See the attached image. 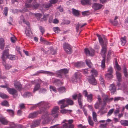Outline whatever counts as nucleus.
I'll return each instance as SVG.
<instances>
[{"label":"nucleus","mask_w":128,"mask_h":128,"mask_svg":"<svg viewBox=\"0 0 128 128\" xmlns=\"http://www.w3.org/2000/svg\"><path fill=\"white\" fill-rule=\"evenodd\" d=\"M59 108L57 106L54 108L51 111V114L46 111L45 114L42 116V123L45 124L49 122L52 119V116L54 118L58 117L59 115Z\"/></svg>","instance_id":"f257e3e1"},{"label":"nucleus","mask_w":128,"mask_h":128,"mask_svg":"<svg viewBox=\"0 0 128 128\" xmlns=\"http://www.w3.org/2000/svg\"><path fill=\"white\" fill-rule=\"evenodd\" d=\"M102 97L103 100L101 99L99 95L98 96V102L100 104H106V103H108L113 100V98H109L107 95H104L102 96Z\"/></svg>","instance_id":"f03ea898"},{"label":"nucleus","mask_w":128,"mask_h":128,"mask_svg":"<svg viewBox=\"0 0 128 128\" xmlns=\"http://www.w3.org/2000/svg\"><path fill=\"white\" fill-rule=\"evenodd\" d=\"M44 107L42 108H40V112H34L30 114L28 118H33L36 117L38 113L41 114L42 112H44V110L49 108L50 106L48 104H44Z\"/></svg>","instance_id":"7ed1b4c3"},{"label":"nucleus","mask_w":128,"mask_h":128,"mask_svg":"<svg viewBox=\"0 0 128 128\" xmlns=\"http://www.w3.org/2000/svg\"><path fill=\"white\" fill-rule=\"evenodd\" d=\"M63 47L65 52L68 54H70L72 52L71 46L66 43H64L63 44Z\"/></svg>","instance_id":"20e7f679"},{"label":"nucleus","mask_w":128,"mask_h":128,"mask_svg":"<svg viewBox=\"0 0 128 128\" xmlns=\"http://www.w3.org/2000/svg\"><path fill=\"white\" fill-rule=\"evenodd\" d=\"M68 70L67 69L64 68L56 71V73L58 75V76L60 77V78H62V75L63 74H66L68 73Z\"/></svg>","instance_id":"39448f33"},{"label":"nucleus","mask_w":128,"mask_h":128,"mask_svg":"<svg viewBox=\"0 0 128 128\" xmlns=\"http://www.w3.org/2000/svg\"><path fill=\"white\" fill-rule=\"evenodd\" d=\"M9 50L7 49L5 50L3 52L2 56V59L3 60V64H4V62H5V61L6 58H7L9 54L8 52Z\"/></svg>","instance_id":"423d86ee"},{"label":"nucleus","mask_w":128,"mask_h":128,"mask_svg":"<svg viewBox=\"0 0 128 128\" xmlns=\"http://www.w3.org/2000/svg\"><path fill=\"white\" fill-rule=\"evenodd\" d=\"M103 6V5L97 3L94 4L92 7L94 10H96L100 9Z\"/></svg>","instance_id":"0eeeda50"},{"label":"nucleus","mask_w":128,"mask_h":128,"mask_svg":"<svg viewBox=\"0 0 128 128\" xmlns=\"http://www.w3.org/2000/svg\"><path fill=\"white\" fill-rule=\"evenodd\" d=\"M90 78L88 79L89 82L91 84L93 85H96L97 84V82L94 77L90 76Z\"/></svg>","instance_id":"6e6552de"},{"label":"nucleus","mask_w":128,"mask_h":128,"mask_svg":"<svg viewBox=\"0 0 128 128\" xmlns=\"http://www.w3.org/2000/svg\"><path fill=\"white\" fill-rule=\"evenodd\" d=\"M94 51L92 49H90L89 50L88 48H86L84 49V52L87 56H93L94 54Z\"/></svg>","instance_id":"1a4fd4ad"},{"label":"nucleus","mask_w":128,"mask_h":128,"mask_svg":"<svg viewBox=\"0 0 128 128\" xmlns=\"http://www.w3.org/2000/svg\"><path fill=\"white\" fill-rule=\"evenodd\" d=\"M14 85L15 88L19 90H20L22 88V86L20 83L17 81H15L14 82Z\"/></svg>","instance_id":"9d476101"},{"label":"nucleus","mask_w":128,"mask_h":128,"mask_svg":"<svg viewBox=\"0 0 128 128\" xmlns=\"http://www.w3.org/2000/svg\"><path fill=\"white\" fill-rule=\"evenodd\" d=\"M0 122L2 124L4 125H7L9 122L6 118L2 116L0 117Z\"/></svg>","instance_id":"9b49d317"},{"label":"nucleus","mask_w":128,"mask_h":128,"mask_svg":"<svg viewBox=\"0 0 128 128\" xmlns=\"http://www.w3.org/2000/svg\"><path fill=\"white\" fill-rule=\"evenodd\" d=\"M25 33L28 37H30L32 35V33L30 28H26L25 30Z\"/></svg>","instance_id":"f8f14e48"},{"label":"nucleus","mask_w":128,"mask_h":128,"mask_svg":"<svg viewBox=\"0 0 128 128\" xmlns=\"http://www.w3.org/2000/svg\"><path fill=\"white\" fill-rule=\"evenodd\" d=\"M109 90L112 93L114 94L116 91V88L114 83L110 85L109 87Z\"/></svg>","instance_id":"ddd939ff"},{"label":"nucleus","mask_w":128,"mask_h":128,"mask_svg":"<svg viewBox=\"0 0 128 128\" xmlns=\"http://www.w3.org/2000/svg\"><path fill=\"white\" fill-rule=\"evenodd\" d=\"M40 120H36L34 121L33 122L32 124L30 125L31 128H34L36 126H38L40 123Z\"/></svg>","instance_id":"4468645a"},{"label":"nucleus","mask_w":128,"mask_h":128,"mask_svg":"<svg viewBox=\"0 0 128 128\" xmlns=\"http://www.w3.org/2000/svg\"><path fill=\"white\" fill-rule=\"evenodd\" d=\"M7 90L10 94L13 95L15 94L17 92L16 90L14 88H8Z\"/></svg>","instance_id":"2eb2a0df"},{"label":"nucleus","mask_w":128,"mask_h":128,"mask_svg":"<svg viewBox=\"0 0 128 128\" xmlns=\"http://www.w3.org/2000/svg\"><path fill=\"white\" fill-rule=\"evenodd\" d=\"M90 74L91 76H90L91 77H95L98 75V72L96 70L92 69L90 70Z\"/></svg>","instance_id":"dca6fc26"},{"label":"nucleus","mask_w":128,"mask_h":128,"mask_svg":"<svg viewBox=\"0 0 128 128\" xmlns=\"http://www.w3.org/2000/svg\"><path fill=\"white\" fill-rule=\"evenodd\" d=\"M81 3L83 5H91L92 4L91 0H81Z\"/></svg>","instance_id":"f3484780"},{"label":"nucleus","mask_w":128,"mask_h":128,"mask_svg":"<svg viewBox=\"0 0 128 128\" xmlns=\"http://www.w3.org/2000/svg\"><path fill=\"white\" fill-rule=\"evenodd\" d=\"M101 46H102V49L101 54L103 55L106 53V44H105Z\"/></svg>","instance_id":"a211bd4d"},{"label":"nucleus","mask_w":128,"mask_h":128,"mask_svg":"<svg viewBox=\"0 0 128 128\" xmlns=\"http://www.w3.org/2000/svg\"><path fill=\"white\" fill-rule=\"evenodd\" d=\"M82 96L80 93L78 94V101L79 104H82L83 100L82 99Z\"/></svg>","instance_id":"6ab92c4d"},{"label":"nucleus","mask_w":128,"mask_h":128,"mask_svg":"<svg viewBox=\"0 0 128 128\" xmlns=\"http://www.w3.org/2000/svg\"><path fill=\"white\" fill-rule=\"evenodd\" d=\"M4 46V40L3 38L0 39V48L3 50Z\"/></svg>","instance_id":"aec40b11"},{"label":"nucleus","mask_w":128,"mask_h":128,"mask_svg":"<svg viewBox=\"0 0 128 128\" xmlns=\"http://www.w3.org/2000/svg\"><path fill=\"white\" fill-rule=\"evenodd\" d=\"M121 124L124 126H128V120H121L120 122Z\"/></svg>","instance_id":"412c9836"},{"label":"nucleus","mask_w":128,"mask_h":128,"mask_svg":"<svg viewBox=\"0 0 128 128\" xmlns=\"http://www.w3.org/2000/svg\"><path fill=\"white\" fill-rule=\"evenodd\" d=\"M9 126L6 127L5 128H16V125L13 122H9L8 124Z\"/></svg>","instance_id":"4be33fe9"},{"label":"nucleus","mask_w":128,"mask_h":128,"mask_svg":"<svg viewBox=\"0 0 128 128\" xmlns=\"http://www.w3.org/2000/svg\"><path fill=\"white\" fill-rule=\"evenodd\" d=\"M54 82L57 85H60L63 84V82L57 79H56L54 80Z\"/></svg>","instance_id":"5701e85b"},{"label":"nucleus","mask_w":128,"mask_h":128,"mask_svg":"<svg viewBox=\"0 0 128 128\" xmlns=\"http://www.w3.org/2000/svg\"><path fill=\"white\" fill-rule=\"evenodd\" d=\"M72 13L74 15L77 16L80 14L79 11L74 8L72 9Z\"/></svg>","instance_id":"b1692460"},{"label":"nucleus","mask_w":128,"mask_h":128,"mask_svg":"<svg viewBox=\"0 0 128 128\" xmlns=\"http://www.w3.org/2000/svg\"><path fill=\"white\" fill-rule=\"evenodd\" d=\"M96 36L98 38L99 42L101 45H102L105 44H104V42L102 38L100 35L98 34H97Z\"/></svg>","instance_id":"393cba45"},{"label":"nucleus","mask_w":128,"mask_h":128,"mask_svg":"<svg viewBox=\"0 0 128 128\" xmlns=\"http://www.w3.org/2000/svg\"><path fill=\"white\" fill-rule=\"evenodd\" d=\"M105 56L103 57V59L102 61L101 66L102 68L104 69L105 68Z\"/></svg>","instance_id":"a878e982"},{"label":"nucleus","mask_w":128,"mask_h":128,"mask_svg":"<svg viewBox=\"0 0 128 128\" xmlns=\"http://www.w3.org/2000/svg\"><path fill=\"white\" fill-rule=\"evenodd\" d=\"M59 92L62 93L66 92V88L62 86L58 88L57 89Z\"/></svg>","instance_id":"bb28decb"},{"label":"nucleus","mask_w":128,"mask_h":128,"mask_svg":"<svg viewBox=\"0 0 128 128\" xmlns=\"http://www.w3.org/2000/svg\"><path fill=\"white\" fill-rule=\"evenodd\" d=\"M34 14L38 20H40L42 16V15L41 14L38 13Z\"/></svg>","instance_id":"cd10ccee"},{"label":"nucleus","mask_w":128,"mask_h":128,"mask_svg":"<svg viewBox=\"0 0 128 128\" xmlns=\"http://www.w3.org/2000/svg\"><path fill=\"white\" fill-rule=\"evenodd\" d=\"M88 122L90 126H93L94 125V123L93 121L92 120V117L91 116H88Z\"/></svg>","instance_id":"c85d7f7f"},{"label":"nucleus","mask_w":128,"mask_h":128,"mask_svg":"<svg viewBox=\"0 0 128 128\" xmlns=\"http://www.w3.org/2000/svg\"><path fill=\"white\" fill-rule=\"evenodd\" d=\"M48 14L44 15L42 18H41L40 20V22H43V21H46L47 20L48 18Z\"/></svg>","instance_id":"c756f323"},{"label":"nucleus","mask_w":128,"mask_h":128,"mask_svg":"<svg viewBox=\"0 0 128 128\" xmlns=\"http://www.w3.org/2000/svg\"><path fill=\"white\" fill-rule=\"evenodd\" d=\"M32 0H26V3L25 5L26 7L27 8H30L32 6V5L30 4H28L27 3H30L32 2Z\"/></svg>","instance_id":"7c9ffc66"},{"label":"nucleus","mask_w":128,"mask_h":128,"mask_svg":"<svg viewBox=\"0 0 128 128\" xmlns=\"http://www.w3.org/2000/svg\"><path fill=\"white\" fill-rule=\"evenodd\" d=\"M116 76L118 81L120 82L121 80V74L118 72H116Z\"/></svg>","instance_id":"2f4dec72"},{"label":"nucleus","mask_w":128,"mask_h":128,"mask_svg":"<svg viewBox=\"0 0 128 128\" xmlns=\"http://www.w3.org/2000/svg\"><path fill=\"white\" fill-rule=\"evenodd\" d=\"M92 94H90L88 95L86 97H87V99L88 102H91L92 100Z\"/></svg>","instance_id":"473e14b6"},{"label":"nucleus","mask_w":128,"mask_h":128,"mask_svg":"<svg viewBox=\"0 0 128 128\" xmlns=\"http://www.w3.org/2000/svg\"><path fill=\"white\" fill-rule=\"evenodd\" d=\"M126 36H124V37H122L121 38L122 44L123 46H124L126 42Z\"/></svg>","instance_id":"72a5a7b5"},{"label":"nucleus","mask_w":128,"mask_h":128,"mask_svg":"<svg viewBox=\"0 0 128 128\" xmlns=\"http://www.w3.org/2000/svg\"><path fill=\"white\" fill-rule=\"evenodd\" d=\"M83 64L84 63L83 62H79L75 64L74 66L77 67H80L83 66Z\"/></svg>","instance_id":"f704fd0d"},{"label":"nucleus","mask_w":128,"mask_h":128,"mask_svg":"<svg viewBox=\"0 0 128 128\" xmlns=\"http://www.w3.org/2000/svg\"><path fill=\"white\" fill-rule=\"evenodd\" d=\"M40 87V84H36L34 87L33 90L34 92H35L36 91L38 90L39 89Z\"/></svg>","instance_id":"c9c22d12"},{"label":"nucleus","mask_w":128,"mask_h":128,"mask_svg":"<svg viewBox=\"0 0 128 128\" xmlns=\"http://www.w3.org/2000/svg\"><path fill=\"white\" fill-rule=\"evenodd\" d=\"M72 112V110H68L65 109H62L60 111V112L63 114H64L67 113H70Z\"/></svg>","instance_id":"e433bc0d"},{"label":"nucleus","mask_w":128,"mask_h":128,"mask_svg":"<svg viewBox=\"0 0 128 128\" xmlns=\"http://www.w3.org/2000/svg\"><path fill=\"white\" fill-rule=\"evenodd\" d=\"M102 104H95V107L96 109H99L100 110H102L104 109V106H105V104H104V106H102V107L101 108L102 106H100Z\"/></svg>","instance_id":"4c0bfd02"},{"label":"nucleus","mask_w":128,"mask_h":128,"mask_svg":"<svg viewBox=\"0 0 128 128\" xmlns=\"http://www.w3.org/2000/svg\"><path fill=\"white\" fill-rule=\"evenodd\" d=\"M97 115L96 113L95 112H93L92 118L94 120L95 122H97Z\"/></svg>","instance_id":"58836bf2"},{"label":"nucleus","mask_w":128,"mask_h":128,"mask_svg":"<svg viewBox=\"0 0 128 128\" xmlns=\"http://www.w3.org/2000/svg\"><path fill=\"white\" fill-rule=\"evenodd\" d=\"M66 103L68 104H73V101L70 98H66Z\"/></svg>","instance_id":"ea45409f"},{"label":"nucleus","mask_w":128,"mask_h":128,"mask_svg":"<svg viewBox=\"0 0 128 128\" xmlns=\"http://www.w3.org/2000/svg\"><path fill=\"white\" fill-rule=\"evenodd\" d=\"M50 90L51 92L53 91L56 93L57 92L56 88L54 86H50Z\"/></svg>","instance_id":"a19ab883"},{"label":"nucleus","mask_w":128,"mask_h":128,"mask_svg":"<svg viewBox=\"0 0 128 128\" xmlns=\"http://www.w3.org/2000/svg\"><path fill=\"white\" fill-rule=\"evenodd\" d=\"M74 77L72 79V80L73 82H76L77 81V80L79 78V77L78 76V74L75 73L74 74Z\"/></svg>","instance_id":"79ce46f5"},{"label":"nucleus","mask_w":128,"mask_h":128,"mask_svg":"<svg viewBox=\"0 0 128 128\" xmlns=\"http://www.w3.org/2000/svg\"><path fill=\"white\" fill-rule=\"evenodd\" d=\"M86 62L87 65L89 67H91L92 65V63L90 61L88 60H86Z\"/></svg>","instance_id":"37998d69"},{"label":"nucleus","mask_w":128,"mask_h":128,"mask_svg":"<svg viewBox=\"0 0 128 128\" xmlns=\"http://www.w3.org/2000/svg\"><path fill=\"white\" fill-rule=\"evenodd\" d=\"M53 29L54 31L56 33L59 32L60 31V28L58 27H54V28Z\"/></svg>","instance_id":"c03bdc74"},{"label":"nucleus","mask_w":128,"mask_h":128,"mask_svg":"<svg viewBox=\"0 0 128 128\" xmlns=\"http://www.w3.org/2000/svg\"><path fill=\"white\" fill-rule=\"evenodd\" d=\"M7 111L8 112L11 116H13L14 114V112L13 110L10 109H8L7 110Z\"/></svg>","instance_id":"a18cd8bd"},{"label":"nucleus","mask_w":128,"mask_h":128,"mask_svg":"<svg viewBox=\"0 0 128 128\" xmlns=\"http://www.w3.org/2000/svg\"><path fill=\"white\" fill-rule=\"evenodd\" d=\"M39 28L41 32L42 35H43L45 32V30L44 28L41 26H39Z\"/></svg>","instance_id":"49530a36"},{"label":"nucleus","mask_w":128,"mask_h":128,"mask_svg":"<svg viewBox=\"0 0 128 128\" xmlns=\"http://www.w3.org/2000/svg\"><path fill=\"white\" fill-rule=\"evenodd\" d=\"M8 8L7 7L5 8L4 11V13L6 16L8 15Z\"/></svg>","instance_id":"de8ad7c7"},{"label":"nucleus","mask_w":128,"mask_h":128,"mask_svg":"<svg viewBox=\"0 0 128 128\" xmlns=\"http://www.w3.org/2000/svg\"><path fill=\"white\" fill-rule=\"evenodd\" d=\"M105 76L110 78H113L112 74L107 73L105 75Z\"/></svg>","instance_id":"09e8293b"},{"label":"nucleus","mask_w":128,"mask_h":128,"mask_svg":"<svg viewBox=\"0 0 128 128\" xmlns=\"http://www.w3.org/2000/svg\"><path fill=\"white\" fill-rule=\"evenodd\" d=\"M115 64L116 66V68L118 70H120L121 69V68L120 66L118 64L117 62V60H116L115 61Z\"/></svg>","instance_id":"8fccbe9b"},{"label":"nucleus","mask_w":128,"mask_h":128,"mask_svg":"<svg viewBox=\"0 0 128 128\" xmlns=\"http://www.w3.org/2000/svg\"><path fill=\"white\" fill-rule=\"evenodd\" d=\"M124 72L125 76L127 77L128 75V74L127 72L126 68L125 66H124Z\"/></svg>","instance_id":"3c124183"},{"label":"nucleus","mask_w":128,"mask_h":128,"mask_svg":"<svg viewBox=\"0 0 128 128\" xmlns=\"http://www.w3.org/2000/svg\"><path fill=\"white\" fill-rule=\"evenodd\" d=\"M65 102H66V99L65 98L60 100L58 102V104H64Z\"/></svg>","instance_id":"603ef678"},{"label":"nucleus","mask_w":128,"mask_h":128,"mask_svg":"<svg viewBox=\"0 0 128 128\" xmlns=\"http://www.w3.org/2000/svg\"><path fill=\"white\" fill-rule=\"evenodd\" d=\"M50 50L51 51V53L52 54L54 55L56 54V51L54 50L52 48H50Z\"/></svg>","instance_id":"864d4df0"},{"label":"nucleus","mask_w":128,"mask_h":128,"mask_svg":"<svg viewBox=\"0 0 128 128\" xmlns=\"http://www.w3.org/2000/svg\"><path fill=\"white\" fill-rule=\"evenodd\" d=\"M112 68L111 67H110L108 68V73L112 74Z\"/></svg>","instance_id":"5fc2aeb1"},{"label":"nucleus","mask_w":128,"mask_h":128,"mask_svg":"<svg viewBox=\"0 0 128 128\" xmlns=\"http://www.w3.org/2000/svg\"><path fill=\"white\" fill-rule=\"evenodd\" d=\"M0 96L2 98H8V96L6 95L2 94H0Z\"/></svg>","instance_id":"6e6d98bb"},{"label":"nucleus","mask_w":128,"mask_h":128,"mask_svg":"<svg viewBox=\"0 0 128 128\" xmlns=\"http://www.w3.org/2000/svg\"><path fill=\"white\" fill-rule=\"evenodd\" d=\"M10 40L12 42L14 43L15 42L16 39V37L13 36L12 37H11Z\"/></svg>","instance_id":"4d7b16f0"},{"label":"nucleus","mask_w":128,"mask_h":128,"mask_svg":"<svg viewBox=\"0 0 128 128\" xmlns=\"http://www.w3.org/2000/svg\"><path fill=\"white\" fill-rule=\"evenodd\" d=\"M58 0H51L50 1V3L51 4H55L58 1Z\"/></svg>","instance_id":"13d9d810"},{"label":"nucleus","mask_w":128,"mask_h":128,"mask_svg":"<svg viewBox=\"0 0 128 128\" xmlns=\"http://www.w3.org/2000/svg\"><path fill=\"white\" fill-rule=\"evenodd\" d=\"M110 22L112 23V24H113V25L114 26H116V25H117L118 23V22L116 20H114V21L113 22L112 21L110 20Z\"/></svg>","instance_id":"bf43d9fd"},{"label":"nucleus","mask_w":128,"mask_h":128,"mask_svg":"<svg viewBox=\"0 0 128 128\" xmlns=\"http://www.w3.org/2000/svg\"><path fill=\"white\" fill-rule=\"evenodd\" d=\"M7 58L11 60H14L15 59V56L11 55H9Z\"/></svg>","instance_id":"052dcab7"},{"label":"nucleus","mask_w":128,"mask_h":128,"mask_svg":"<svg viewBox=\"0 0 128 128\" xmlns=\"http://www.w3.org/2000/svg\"><path fill=\"white\" fill-rule=\"evenodd\" d=\"M59 124H57L53 126H50V128H62L61 127L58 126Z\"/></svg>","instance_id":"680f3d73"},{"label":"nucleus","mask_w":128,"mask_h":128,"mask_svg":"<svg viewBox=\"0 0 128 128\" xmlns=\"http://www.w3.org/2000/svg\"><path fill=\"white\" fill-rule=\"evenodd\" d=\"M4 65V67L6 69L8 70L11 67L8 64H6V62H4V64H3Z\"/></svg>","instance_id":"e2e57ef3"},{"label":"nucleus","mask_w":128,"mask_h":128,"mask_svg":"<svg viewBox=\"0 0 128 128\" xmlns=\"http://www.w3.org/2000/svg\"><path fill=\"white\" fill-rule=\"evenodd\" d=\"M46 74L50 76H53L54 75V73L52 72L46 71Z\"/></svg>","instance_id":"0e129e2a"},{"label":"nucleus","mask_w":128,"mask_h":128,"mask_svg":"<svg viewBox=\"0 0 128 128\" xmlns=\"http://www.w3.org/2000/svg\"><path fill=\"white\" fill-rule=\"evenodd\" d=\"M89 13L88 11H86L82 12V14L83 16H86L88 15V14Z\"/></svg>","instance_id":"69168bd1"},{"label":"nucleus","mask_w":128,"mask_h":128,"mask_svg":"<svg viewBox=\"0 0 128 128\" xmlns=\"http://www.w3.org/2000/svg\"><path fill=\"white\" fill-rule=\"evenodd\" d=\"M107 124H102L100 126V128H106Z\"/></svg>","instance_id":"338daca9"},{"label":"nucleus","mask_w":128,"mask_h":128,"mask_svg":"<svg viewBox=\"0 0 128 128\" xmlns=\"http://www.w3.org/2000/svg\"><path fill=\"white\" fill-rule=\"evenodd\" d=\"M39 4H38L36 3L33 5L32 6L34 8H37L39 6Z\"/></svg>","instance_id":"774afa93"}]
</instances>
